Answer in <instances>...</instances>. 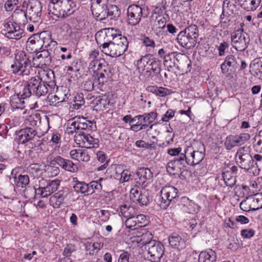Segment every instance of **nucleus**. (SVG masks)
Wrapping results in <instances>:
<instances>
[{
	"mask_svg": "<svg viewBox=\"0 0 262 262\" xmlns=\"http://www.w3.org/2000/svg\"><path fill=\"white\" fill-rule=\"evenodd\" d=\"M114 29H106L97 32L95 38L102 52L111 57H119L127 49L128 41L125 36Z\"/></svg>",
	"mask_w": 262,
	"mask_h": 262,
	"instance_id": "1",
	"label": "nucleus"
},
{
	"mask_svg": "<svg viewBox=\"0 0 262 262\" xmlns=\"http://www.w3.org/2000/svg\"><path fill=\"white\" fill-rule=\"evenodd\" d=\"M33 68L44 69L37 55L31 57L25 51H19L15 55L14 64L11 66L12 73L20 75L28 76L33 72Z\"/></svg>",
	"mask_w": 262,
	"mask_h": 262,
	"instance_id": "2",
	"label": "nucleus"
},
{
	"mask_svg": "<svg viewBox=\"0 0 262 262\" xmlns=\"http://www.w3.org/2000/svg\"><path fill=\"white\" fill-rule=\"evenodd\" d=\"M145 237L150 239L152 238L150 232H146L141 236V242L145 246V249L147 251V258L152 262H159L162 257L165 248L162 243L155 240L145 241Z\"/></svg>",
	"mask_w": 262,
	"mask_h": 262,
	"instance_id": "3",
	"label": "nucleus"
},
{
	"mask_svg": "<svg viewBox=\"0 0 262 262\" xmlns=\"http://www.w3.org/2000/svg\"><path fill=\"white\" fill-rule=\"evenodd\" d=\"M48 92L47 86L36 76L28 80L27 85L23 88L22 95L25 97H29L32 94H34L39 97L45 96Z\"/></svg>",
	"mask_w": 262,
	"mask_h": 262,
	"instance_id": "4",
	"label": "nucleus"
},
{
	"mask_svg": "<svg viewBox=\"0 0 262 262\" xmlns=\"http://www.w3.org/2000/svg\"><path fill=\"white\" fill-rule=\"evenodd\" d=\"M95 123L85 118L74 117L67 121V134H73L76 130H92L96 128Z\"/></svg>",
	"mask_w": 262,
	"mask_h": 262,
	"instance_id": "5",
	"label": "nucleus"
},
{
	"mask_svg": "<svg viewBox=\"0 0 262 262\" xmlns=\"http://www.w3.org/2000/svg\"><path fill=\"white\" fill-rule=\"evenodd\" d=\"M200 150H194L192 146H187L182 153L181 156L184 160L185 163L194 166L199 164L205 157V147L203 144L200 143Z\"/></svg>",
	"mask_w": 262,
	"mask_h": 262,
	"instance_id": "6",
	"label": "nucleus"
},
{
	"mask_svg": "<svg viewBox=\"0 0 262 262\" xmlns=\"http://www.w3.org/2000/svg\"><path fill=\"white\" fill-rule=\"evenodd\" d=\"M22 7L26 9L28 19L34 23H38L41 19L42 5L39 0L24 1Z\"/></svg>",
	"mask_w": 262,
	"mask_h": 262,
	"instance_id": "7",
	"label": "nucleus"
},
{
	"mask_svg": "<svg viewBox=\"0 0 262 262\" xmlns=\"http://www.w3.org/2000/svg\"><path fill=\"white\" fill-rule=\"evenodd\" d=\"M249 146L239 147L235 154V160L239 167L245 170H249L253 166V159L251 155Z\"/></svg>",
	"mask_w": 262,
	"mask_h": 262,
	"instance_id": "8",
	"label": "nucleus"
},
{
	"mask_svg": "<svg viewBox=\"0 0 262 262\" xmlns=\"http://www.w3.org/2000/svg\"><path fill=\"white\" fill-rule=\"evenodd\" d=\"M96 64H97L92 66V69L90 70V72L93 73L94 75H95V83L103 85L109 78L111 70L104 60L97 61Z\"/></svg>",
	"mask_w": 262,
	"mask_h": 262,
	"instance_id": "9",
	"label": "nucleus"
},
{
	"mask_svg": "<svg viewBox=\"0 0 262 262\" xmlns=\"http://www.w3.org/2000/svg\"><path fill=\"white\" fill-rule=\"evenodd\" d=\"M231 39L232 47L239 52L246 50L250 41L248 34L242 29H238L232 33Z\"/></svg>",
	"mask_w": 262,
	"mask_h": 262,
	"instance_id": "10",
	"label": "nucleus"
},
{
	"mask_svg": "<svg viewBox=\"0 0 262 262\" xmlns=\"http://www.w3.org/2000/svg\"><path fill=\"white\" fill-rule=\"evenodd\" d=\"M74 141L79 146L83 148H93L99 147V139L84 132L78 134L76 133L74 136Z\"/></svg>",
	"mask_w": 262,
	"mask_h": 262,
	"instance_id": "11",
	"label": "nucleus"
},
{
	"mask_svg": "<svg viewBox=\"0 0 262 262\" xmlns=\"http://www.w3.org/2000/svg\"><path fill=\"white\" fill-rule=\"evenodd\" d=\"M178 192V189L173 186H166L163 187L161 190V208L166 209L177 197Z\"/></svg>",
	"mask_w": 262,
	"mask_h": 262,
	"instance_id": "12",
	"label": "nucleus"
},
{
	"mask_svg": "<svg viewBox=\"0 0 262 262\" xmlns=\"http://www.w3.org/2000/svg\"><path fill=\"white\" fill-rule=\"evenodd\" d=\"M143 16L142 8L137 5H129L127 9V22L131 26L139 24Z\"/></svg>",
	"mask_w": 262,
	"mask_h": 262,
	"instance_id": "13",
	"label": "nucleus"
},
{
	"mask_svg": "<svg viewBox=\"0 0 262 262\" xmlns=\"http://www.w3.org/2000/svg\"><path fill=\"white\" fill-rule=\"evenodd\" d=\"M237 171V168L235 166H227L223 169L222 179L227 187L232 188L235 185Z\"/></svg>",
	"mask_w": 262,
	"mask_h": 262,
	"instance_id": "14",
	"label": "nucleus"
},
{
	"mask_svg": "<svg viewBox=\"0 0 262 262\" xmlns=\"http://www.w3.org/2000/svg\"><path fill=\"white\" fill-rule=\"evenodd\" d=\"M246 205L249 206V210L253 211L262 208V193H257L253 196H249L246 200L243 201L240 204V207L242 209V207Z\"/></svg>",
	"mask_w": 262,
	"mask_h": 262,
	"instance_id": "15",
	"label": "nucleus"
},
{
	"mask_svg": "<svg viewBox=\"0 0 262 262\" xmlns=\"http://www.w3.org/2000/svg\"><path fill=\"white\" fill-rule=\"evenodd\" d=\"M36 135L34 128L27 127L16 132L15 140L19 144H25L33 140Z\"/></svg>",
	"mask_w": 262,
	"mask_h": 262,
	"instance_id": "16",
	"label": "nucleus"
},
{
	"mask_svg": "<svg viewBox=\"0 0 262 262\" xmlns=\"http://www.w3.org/2000/svg\"><path fill=\"white\" fill-rule=\"evenodd\" d=\"M146 224V217L143 214L132 216L127 218L125 222L126 228L130 230L144 227Z\"/></svg>",
	"mask_w": 262,
	"mask_h": 262,
	"instance_id": "17",
	"label": "nucleus"
},
{
	"mask_svg": "<svg viewBox=\"0 0 262 262\" xmlns=\"http://www.w3.org/2000/svg\"><path fill=\"white\" fill-rule=\"evenodd\" d=\"M135 178L137 183L140 185H146L149 183L152 179V172L147 168H140L136 172Z\"/></svg>",
	"mask_w": 262,
	"mask_h": 262,
	"instance_id": "18",
	"label": "nucleus"
},
{
	"mask_svg": "<svg viewBox=\"0 0 262 262\" xmlns=\"http://www.w3.org/2000/svg\"><path fill=\"white\" fill-rule=\"evenodd\" d=\"M63 0H56V2H53V10L49 9V14L53 19L55 20H63L66 14L65 10L62 7V4Z\"/></svg>",
	"mask_w": 262,
	"mask_h": 262,
	"instance_id": "19",
	"label": "nucleus"
},
{
	"mask_svg": "<svg viewBox=\"0 0 262 262\" xmlns=\"http://www.w3.org/2000/svg\"><path fill=\"white\" fill-rule=\"evenodd\" d=\"M184 160L181 155L179 158H175L174 159L169 161L166 166L167 172L172 175L178 174L181 172L182 167H184Z\"/></svg>",
	"mask_w": 262,
	"mask_h": 262,
	"instance_id": "20",
	"label": "nucleus"
},
{
	"mask_svg": "<svg viewBox=\"0 0 262 262\" xmlns=\"http://www.w3.org/2000/svg\"><path fill=\"white\" fill-rule=\"evenodd\" d=\"M39 78L46 86L53 88L55 86V76L53 70L51 69H40L38 71Z\"/></svg>",
	"mask_w": 262,
	"mask_h": 262,
	"instance_id": "21",
	"label": "nucleus"
},
{
	"mask_svg": "<svg viewBox=\"0 0 262 262\" xmlns=\"http://www.w3.org/2000/svg\"><path fill=\"white\" fill-rule=\"evenodd\" d=\"M67 181L69 186L73 187L76 192L88 195V184L78 181L77 178H69Z\"/></svg>",
	"mask_w": 262,
	"mask_h": 262,
	"instance_id": "22",
	"label": "nucleus"
},
{
	"mask_svg": "<svg viewBox=\"0 0 262 262\" xmlns=\"http://www.w3.org/2000/svg\"><path fill=\"white\" fill-rule=\"evenodd\" d=\"M177 40L180 46L186 49L193 48L197 42L193 39V37H190L182 31L178 35Z\"/></svg>",
	"mask_w": 262,
	"mask_h": 262,
	"instance_id": "23",
	"label": "nucleus"
},
{
	"mask_svg": "<svg viewBox=\"0 0 262 262\" xmlns=\"http://www.w3.org/2000/svg\"><path fill=\"white\" fill-rule=\"evenodd\" d=\"M237 62L236 58L232 55L226 57L224 62L221 65V69L223 73H227L229 70L232 71L236 69Z\"/></svg>",
	"mask_w": 262,
	"mask_h": 262,
	"instance_id": "24",
	"label": "nucleus"
},
{
	"mask_svg": "<svg viewBox=\"0 0 262 262\" xmlns=\"http://www.w3.org/2000/svg\"><path fill=\"white\" fill-rule=\"evenodd\" d=\"M65 98L66 93L63 85L57 86L56 93L53 96L51 95L50 97H49L50 104L55 106H57L58 103L64 101Z\"/></svg>",
	"mask_w": 262,
	"mask_h": 262,
	"instance_id": "25",
	"label": "nucleus"
},
{
	"mask_svg": "<svg viewBox=\"0 0 262 262\" xmlns=\"http://www.w3.org/2000/svg\"><path fill=\"white\" fill-rule=\"evenodd\" d=\"M114 177L121 183L128 182L133 178L132 172L128 169L122 170L119 166L115 168V174Z\"/></svg>",
	"mask_w": 262,
	"mask_h": 262,
	"instance_id": "26",
	"label": "nucleus"
},
{
	"mask_svg": "<svg viewBox=\"0 0 262 262\" xmlns=\"http://www.w3.org/2000/svg\"><path fill=\"white\" fill-rule=\"evenodd\" d=\"M27 98L22 95V92L12 95L10 97V103L12 108L24 109L25 107V99Z\"/></svg>",
	"mask_w": 262,
	"mask_h": 262,
	"instance_id": "27",
	"label": "nucleus"
},
{
	"mask_svg": "<svg viewBox=\"0 0 262 262\" xmlns=\"http://www.w3.org/2000/svg\"><path fill=\"white\" fill-rule=\"evenodd\" d=\"M169 243L171 247L178 250L183 249L186 247V241L176 233H172L169 236Z\"/></svg>",
	"mask_w": 262,
	"mask_h": 262,
	"instance_id": "28",
	"label": "nucleus"
},
{
	"mask_svg": "<svg viewBox=\"0 0 262 262\" xmlns=\"http://www.w3.org/2000/svg\"><path fill=\"white\" fill-rule=\"evenodd\" d=\"M12 20L16 24L20 26L25 25L28 18L26 10L20 9H16L12 15Z\"/></svg>",
	"mask_w": 262,
	"mask_h": 262,
	"instance_id": "29",
	"label": "nucleus"
},
{
	"mask_svg": "<svg viewBox=\"0 0 262 262\" xmlns=\"http://www.w3.org/2000/svg\"><path fill=\"white\" fill-rule=\"evenodd\" d=\"M146 90L161 97H166L172 93L171 90L162 86H158L157 85L148 86L146 88Z\"/></svg>",
	"mask_w": 262,
	"mask_h": 262,
	"instance_id": "30",
	"label": "nucleus"
},
{
	"mask_svg": "<svg viewBox=\"0 0 262 262\" xmlns=\"http://www.w3.org/2000/svg\"><path fill=\"white\" fill-rule=\"evenodd\" d=\"M106 4L102 5H94V6L91 7L93 15L97 19L100 20L105 19L106 18H107V15L106 13Z\"/></svg>",
	"mask_w": 262,
	"mask_h": 262,
	"instance_id": "31",
	"label": "nucleus"
},
{
	"mask_svg": "<svg viewBox=\"0 0 262 262\" xmlns=\"http://www.w3.org/2000/svg\"><path fill=\"white\" fill-rule=\"evenodd\" d=\"M66 192L63 190L59 191L51 198L50 202L54 208H58L64 204Z\"/></svg>",
	"mask_w": 262,
	"mask_h": 262,
	"instance_id": "32",
	"label": "nucleus"
},
{
	"mask_svg": "<svg viewBox=\"0 0 262 262\" xmlns=\"http://www.w3.org/2000/svg\"><path fill=\"white\" fill-rule=\"evenodd\" d=\"M93 103L97 110L103 111L108 108L110 101L106 96L103 95L97 97L93 101Z\"/></svg>",
	"mask_w": 262,
	"mask_h": 262,
	"instance_id": "33",
	"label": "nucleus"
},
{
	"mask_svg": "<svg viewBox=\"0 0 262 262\" xmlns=\"http://www.w3.org/2000/svg\"><path fill=\"white\" fill-rule=\"evenodd\" d=\"M178 55L177 53L172 52L163 56L164 65L168 71L177 66L176 61H179L177 57Z\"/></svg>",
	"mask_w": 262,
	"mask_h": 262,
	"instance_id": "34",
	"label": "nucleus"
},
{
	"mask_svg": "<svg viewBox=\"0 0 262 262\" xmlns=\"http://www.w3.org/2000/svg\"><path fill=\"white\" fill-rule=\"evenodd\" d=\"M47 186L41 190V193L39 194L42 198H46L55 192L59 186L60 182L57 180H52L48 182Z\"/></svg>",
	"mask_w": 262,
	"mask_h": 262,
	"instance_id": "35",
	"label": "nucleus"
},
{
	"mask_svg": "<svg viewBox=\"0 0 262 262\" xmlns=\"http://www.w3.org/2000/svg\"><path fill=\"white\" fill-rule=\"evenodd\" d=\"M216 259L215 252L209 249L200 253L199 256V262H215Z\"/></svg>",
	"mask_w": 262,
	"mask_h": 262,
	"instance_id": "36",
	"label": "nucleus"
},
{
	"mask_svg": "<svg viewBox=\"0 0 262 262\" xmlns=\"http://www.w3.org/2000/svg\"><path fill=\"white\" fill-rule=\"evenodd\" d=\"M41 40H38V39L29 38L26 44L27 50L30 53L38 52V51L42 48Z\"/></svg>",
	"mask_w": 262,
	"mask_h": 262,
	"instance_id": "37",
	"label": "nucleus"
},
{
	"mask_svg": "<svg viewBox=\"0 0 262 262\" xmlns=\"http://www.w3.org/2000/svg\"><path fill=\"white\" fill-rule=\"evenodd\" d=\"M38 40H41L42 45L45 48H49L50 46H54L56 45V42L53 41L51 39V34L48 31H43L41 32L39 35V39Z\"/></svg>",
	"mask_w": 262,
	"mask_h": 262,
	"instance_id": "38",
	"label": "nucleus"
},
{
	"mask_svg": "<svg viewBox=\"0 0 262 262\" xmlns=\"http://www.w3.org/2000/svg\"><path fill=\"white\" fill-rule=\"evenodd\" d=\"M119 214L127 219L132 216H136L137 212L134 207L124 204L120 206Z\"/></svg>",
	"mask_w": 262,
	"mask_h": 262,
	"instance_id": "39",
	"label": "nucleus"
},
{
	"mask_svg": "<svg viewBox=\"0 0 262 262\" xmlns=\"http://www.w3.org/2000/svg\"><path fill=\"white\" fill-rule=\"evenodd\" d=\"M14 183L18 188H25L30 183L29 177L27 174L15 175L14 177Z\"/></svg>",
	"mask_w": 262,
	"mask_h": 262,
	"instance_id": "40",
	"label": "nucleus"
},
{
	"mask_svg": "<svg viewBox=\"0 0 262 262\" xmlns=\"http://www.w3.org/2000/svg\"><path fill=\"white\" fill-rule=\"evenodd\" d=\"M157 114L156 112H151L149 113H145L142 115L143 124L147 125V130H149L152 128L153 124L151 123L155 120L157 118Z\"/></svg>",
	"mask_w": 262,
	"mask_h": 262,
	"instance_id": "41",
	"label": "nucleus"
},
{
	"mask_svg": "<svg viewBox=\"0 0 262 262\" xmlns=\"http://www.w3.org/2000/svg\"><path fill=\"white\" fill-rule=\"evenodd\" d=\"M151 55L148 54L142 56L138 60L137 66L139 71L144 75L146 68L148 66L149 62L151 61L152 58Z\"/></svg>",
	"mask_w": 262,
	"mask_h": 262,
	"instance_id": "42",
	"label": "nucleus"
},
{
	"mask_svg": "<svg viewBox=\"0 0 262 262\" xmlns=\"http://www.w3.org/2000/svg\"><path fill=\"white\" fill-rule=\"evenodd\" d=\"M261 2V0H244L241 6L246 11H254L260 5Z\"/></svg>",
	"mask_w": 262,
	"mask_h": 262,
	"instance_id": "43",
	"label": "nucleus"
},
{
	"mask_svg": "<svg viewBox=\"0 0 262 262\" xmlns=\"http://www.w3.org/2000/svg\"><path fill=\"white\" fill-rule=\"evenodd\" d=\"M182 31L190 37H193V39L197 42L199 37V30L196 25H190Z\"/></svg>",
	"mask_w": 262,
	"mask_h": 262,
	"instance_id": "44",
	"label": "nucleus"
},
{
	"mask_svg": "<svg viewBox=\"0 0 262 262\" xmlns=\"http://www.w3.org/2000/svg\"><path fill=\"white\" fill-rule=\"evenodd\" d=\"M113 138L118 142L121 143L128 139L127 133L124 129H117L112 134Z\"/></svg>",
	"mask_w": 262,
	"mask_h": 262,
	"instance_id": "45",
	"label": "nucleus"
},
{
	"mask_svg": "<svg viewBox=\"0 0 262 262\" xmlns=\"http://www.w3.org/2000/svg\"><path fill=\"white\" fill-rule=\"evenodd\" d=\"M103 181L102 178L99 179V182L97 181H94L91 182L90 183L88 184V195L92 194L95 192L100 191L102 189V185L100 184V182Z\"/></svg>",
	"mask_w": 262,
	"mask_h": 262,
	"instance_id": "46",
	"label": "nucleus"
},
{
	"mask_svg": "<svg viewBox=\"0 0 262 262\" xmlns=\"http://www.w3.org/2000/svg\"><path fill=\"white\" fill-rule=\"evenodd\" d=\"M224 146L226 149L229 150L236 146H239L237 140L234 135L228 136L224 142Z\"/></svg>",
	"mask_w": 262,
	"mask_h": 262,
	"instance_id": "47",
	"label": "nucleus"
},
{
	"mask_svg": "<svg viewBox=\"0 0 262 262\" xmlns=\"http://www.w3.org/2000/svg\"><path fill=\"white\" fill-rule=\"evenodd\" d=\"M59 172V170L58 167L48 165L45 166L43 176L48 178L53 177L57 176Z\"/></svg>",
	"mask_w": 262,
	"mask_h": 262,
	"instance_id": "48",
	"label": "nucleus"
},
{
	"mask_svg": "<svg viewBox=\"0 0 262 262\" xmlns=\"http://www.w3.org/2000/svg\"><path fill=\"white\" fill-rule=\"evenodd\" d=\"M253 148L254 150L258 153L262 154V129L259 130L258 134L254 138Z\"/></svg>",
	"mask_w": 262,
	"mask_h": 262,
	"instance_id": "49",
	"label": "nucleus"
},
{
	"mask_svg": "<svg viewBox=\"0 0 262 262\" xmlns=\"http://www.w3.org/2000/svg\"><path fill=\"white\" fill-rule=\"evenodd\" d=\"M15 23L11 20H7L4 23L5 36L6 37H12V30L14 29Z\"/></svg>",
	"mask_w": 262,
	"mask_h": 262,
	"instance_id": "50",
	"label": "nucleus"
},
{
	"mask_svg": "<svg viewBox=\"0 0 262 262\" xmlns=\"http://www.w3.org/2000/svg\"><path fill=\"white\" fill-rule=\"evenodd\" d=\"M106 15L110 19H114L119 15V11L115 5H109L106 7Z\"/></svg>",
	"mask_w": 262,
	"mask_h": 262,
	"instance_id": "51",
	"label": "nucleus"
},
{
	"mask_svg": "<svg viewBox=\"0 0 262 262\" xmlns=\"http://www.w3.org/2000/svg\"><path fill=\"white\" fill-rule=\"evenodd\" d=\"M99 55V52L96 50H94L93 51H92L89 55V57L88 58V61L89 62V71L90 70H92V69L91 68L93 64L97 65V64H96V62L97 61H102V60H99L97 59V57Z\"/></svg>",
	"mask_w": 262,
	"mask_h": 262,
	"instance_id": "52",
	"label": "nucleus"
},
{
	"mask_svg": "<svg viewBox=\"0 0 262 262\" xmlns=\"http://www.w3.org/2000/svg\"><path fill=\"white\" fill-rule=\"evenodd\" d=\"M74 98L73 103L72 105H70V110H72V111H73V110H79L84 103V99L79 95L75 96Z\"/></svg>",
	"mask_w": 262,
	"mask_h": 262,
	"instance_id": "53",
	"label": "nucleus"
},
{
	"mask_svg": "<svg viewBox=\"0 0 262 262\" xmlns=\"http://www.w3.org/2000/svg\"><path fill=\"white\" fill-rule=\"evenodd\" d=\"M14 29L12 30V37H8L10 39H13L18 40L20 39L23 36V34L24 33V30L21 28V26L16 24L14 25Z\"/></svg>",
	"mask_w": 262,
	"mask_h": 262,
	"instance_id": "54",
	"label": "nucleus"
},
{
	"mask_svg": "<svg viewBox=\"0 0 262 262\" xmlns=\"http://www.w3.org/2000/svg\"><path fill=\"white\" fill-rule=\"evenodd\" d=\"M252 71L253 74L260 79H262V64L260 61L253 64Z\"/></svg>",
	"mask_w": 262,
	"mask_h": 262,
	"instance_id": "55",
	"label": "nucleus"
},
{
	"mask_svg": "<svg viewBox=\"0 0 262 262\" xmlns=\"http://www.w3.org/2000/svg\"><path fill=\"white\" fill-rule=\"evenodd\" d=\"M67 68L68 74L71 75V77L75 81V78L77 77V74L79 71V69L77 67V62L73 61L72 62V67L68 66Z\"/></svg>",
	"mask_w": 262,
	"mask_h": 262,
	"instance_id": "56",
	"label": "nucleus"
},
{
	"mask_svg": "<svg viewBox=\"0 0 262 262\" xmlns=\"http://www.w3.org/2000/svg\"><path fill=\"white\" fill-rule=\"evenodd\" d=\"M102 85L101 84L95 83V79L94 80H88L84 84L83 88L85 91H91L93 90L94 87H97V89H100Z\"/></svg>",
	"mask_w": 262,
	"mask_h": 262,
	"instance_id": "57",
	"label": "nucleus"
},
{
	"mask_svg": "<svg viewBox=\"0 0 262 262\" xmlns=\"http://www.w3.org/2000/svg\"><path fill=\"white\" fill-rule=\"evenodd\" d=\"M49 182H51L50 180H45L43 178L40 179L39 181V188L37 189L35 188H31V189L36 194H40L41 192V190H44V189L48 186L49 184Z\"/></svg>",
	"mask_w": 262,
	"mask_h": 262,
	"instance_id": "58",
	"label": "nucleus"
},
{
	"mask_svg": "<svg viewBox=\"0 0 262 262\" xmlns=\"http://www.w3.org/2000/svg\"><path fill=\"white\" fill-rule=\"evenodd\" d=\"M161 61L155 58H153L152 62V70L151 73L152 72L155 75L160 74L161 72Z\"/></svg>",
	"mask_w": 262,
	"mask_h": 262,
	"instance_id": "59",
	"label": "nucleus"
},
{
	"mask_svg": "<svg viewBox=\"0 0 262 262\" xmlns=\"http://www.w3.org/2000/svg\"><path fill=\"white\" fill-rule=\"evenodd\" d=\"M77 10L76 3L72 0L67 1V16L73 14Z\"/></svg>",
	"mask_w": 262,
	"mask_h": 262,
	"instance_id": "60",
	"label": "nucleus"
},
{
	"mask_svg": "<svg viewBox=\"0 0 262 262\" xmlns=\"http://www.w3.org/2000/svg\"><path fill=\"white\" fill-rule=\"evenodd\" d=\"M142 191L138 188L135 187L131 189L130 190V199L133 202H136L137 199H139V196H140L142 193Z\"/></svg>",
	"mask_w": 262,
	"mask_h": 262,
	"instance_id": "61",
	"label": "nucleus"
},
{
	"mask_svg": "<svg viewBox=\"0 0 262 262\" xmlns=\"http://www.w3.org/2000/svg\"><path fill=\"white\" fill-rule=\"evenodd\" d=\"M237 142L240 145L244 144L246 142L250 139V135L248 133H241L239 135H235Z\"/></svg>",
	"mask_w": 262,
	"mask_h": 262,
	"instance_id": "62",
	"label": "nucleus"
},
{
	"mask_svg": "<svg viewBox=\"0 0 262 262\" xmlns=\"http://www.w3.org/2000/svg\"><path fill=\"white\" fill-rule=\"evenodd\" d=\"M90 160V156L88 151L84 149H80L78 161L88 162Z\"/></svg>",
	"mask_w": 262,
	"mask_h": 262,
	"instance_id": "63",
	"label": "nucleus"
},
{
	"mask_svg": "<svg viewBox=\"0 0 262 262\" xmlns=\"http://www.w3.org/2000/svg\"><path fill=\"white\" fill-rule=\"evenodd\" d=\"M255 233L252 229H245L241 230V235L244 238H250L254 235Z\"/></svg>",
	"mask_w": 262,
	"mask_h": 262,
	"instance_id": "64",
	"label": "nucleus"
}]
</instances>
